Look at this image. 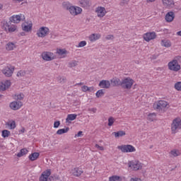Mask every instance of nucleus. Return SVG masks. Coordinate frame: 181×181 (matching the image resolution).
Returning a JSON list of instances; mask_svg holds the SVG:
<instances>
[{"label":"nucleus","instance_id":"f257e3e1","mask_svg":"<svg viewBox=\"0 0 181 181\" xmlns=\"http://www.w3.org/2000/svg\"><path fill=\"white\" fill-rule=\"evenodd\" d=\"M168 70L177 73L181 69L180 64L177 58H175L168 64Z\"/></svg>","mask_w":181,"mask_h":181},{"label":"nucleus","instance_id":"f03ea898","mask_svg":"<svg viewBox=\"0 0 181 181\" xmlns=\"http://www.w3.org/2000/svg\"><path fill=\"white\" fill-rule=\"evenodd\" d=\"M181 129V118H175L171 123V134H177Z\"/></svg>","mask_w":181,"mask_h":181},{"label":"nucleus","instance_id":"7ed1b4c3","mask_svg":"<svg viewBox=\"0 0 181 181\" xmlns=\"http://www.w3.org/2000/svg\"><path fill=\"white\" fill-rule=\"evenodd\" d=\"M134 86V81L130 77L124 78L121 81V86L124 90H131Z\"/></svg>","mask_w":181,"mask_h":181},{"label":"nucleus","instance_id":"20e7f679","mask_svg":"<svg viewBox=\"0 0 181 181\" xmlns=\"http://www.w3.org/2000/svg\"><path fill=\"white\" fill-rule=\"evenodd\" d=\"M52 175V170L47 169L42 172L41 174L39 181H53V177H50Z\"/></svg>","mask_w":181,"mask_h":181},{"label":"nucleus","instance_id":"39448f33","mask_svg":"<svg viewBox=\"0 0 181 181\" xmlns=\"http://www.w3.org/2000/svg\"><path fill=\"white\" fill-rule=\"evenodd\" d=\"M13 71H15V66L12 65H7L1 70L5 77H12Z\"/></svg>","mask_w":181,"mask_h":181},{"label":"nucleus","instance_id":"423d86ee","mask_svg":"<svg viewBox=\"0 0 181 181\" xmlns=\"http://www.w3.org/2000/svg\"><path fill=\"white\" fill-rule=\"evenodd\" d=\"M117 148L124 153L135 152V151H136L134 146L129 144L119 146Z\"/></svg>","mask_w":181,"mask_h":181},{"label":"nucleus","instance_id":"0eeeda50","mask_svg":"<svg viewBox=\"0 0 181 181\" xmlns=\"http://www.w3.org/2000/svg\"><path fill=\"white\" fill-rule=\"evenodd\" d=\"M41 57L45 62H52L56 59V55L52 52H44L42 53Z\"/></svg>","mask_w":181,"mask_h":181},{"label":"nucleus","instance_id":"6e6552de","mask_svg":"<svg viewBox=\"0 0 181 181\" xmlns=\"http://www.w3.org/2000/svg\"><path fill=\"white\" fill-rule=\"evenodd\" d=\"M49 33H50L49 28L40 27L37 31V36H38V37H46V36H47Z\"/></svg>","mask_w":181,"mask_h":181},{"label":"nucleus","instance_id":"1a4fd4ad","mask_svg":"<svg viewBox=\"0 0 181 181\" xmlns=\"http://www.w3.org/2000/svg\"><path fill=\"white\" fill-rule=\"evenodd\" d=\"M168 107V102L165 100H159L153 105L154 110H162V108H166Z\"/></svg>","mask_w":181,"mask_h":181},{"label":"nucleus","instance_id":"9d476101","mask_svg":"<svg viewBox=\"0 0 181 181\" xmlns=\"http://www.w3.org/2000/svg\"><path fill=\"white\" fill-rule=\"evenodd\" d=\"M68 11L72 15V16H77V15H80V13L83 12V9L81 8L74 6H71Z\"/></svg>","mask_w":181,"mask_h":181},{"label":"nucleus","instance_id":"9b49d317","mask_svg":"<svg viewBox=\"0 0 181 181\" xmlns=\"http://www.w3.org/2000/svg\"><path fill=\"white\" fill-rule=\"evenodd\" d=\"M9 21L13 23H19L21 21H25V15L20 14V15L13 16L10 17Z\"/></svg>","mask_w":181,"mask_h":181},{"label":"nucleus","instance_id":"f8f14e48","mask_svg":"<svg viewBox=\"0 0 181 181\" xmlns=\"http://www.w3.org/2000/svg\"><path fill=\"white\" fill-rule=\"evenodd\" d=\"M129 166L133 170H139V169H142V164L139 161H131L129 163Z\"/></svg>","mask_w":181,"mask_h":181},{"label":"nucleus","instance_id":"ddd939ff","mask_svg":"<svg viewBox=\"0 0 181 181\" xmlns=\"http://www.w3.org/2000/svg\"><path fill=\"white\" fill-rule=\"evenodd\" d=\"M144 39L146 42H151V40H153V39H156V33H146L144 35Z\"/></svg>","mask_w":181,"mask_h":181},{"label":"nucleus","instance_id":"4468645a","mask_svg":"<svg viewBox=\"0 0 181 181\" xmlns=\"http://www.w3.org/2000/svg\"><path fill=\"white\" fill-rule=\"evenodd\" d=\"M22 105H23V103L22 102L17 100L13 101L10 103V108L11 110H13L14 111H16V110H19Z\"/></svg>","mask_w":181,"mask_h":181},{"label":"nucleus","instance_id":"2eb2a0df","mask_svg":"<svg viewBox=\"0 0 181 181\" xmlns=\"http://www.w3.org/2000/svg\"><path fill=\"white\" fill-rule=\"evenodd\" d=\"M32 26H33L32 21L25 22L21 25V28L24 32H30L32 30Z\"/></svg>","mask_w":181,"mask_h":181},{"label":"nucleus","instance_id":"dca6fc26","mask_svg":"<svg viewBox=\"0 0 181 181\" xmlns=\"http://www.w3.org/2000/svg\"><path fill=\"white\" fill-rule=\"evenodd\" d=\"M11 83L9 80H6L3 82L0 83V91H6V90H8L9 88V86H11Z\"/></svg>","mask_w":181,"mask_h":181},{"label":"nucleus","instance_id":"f3484780","mask_svg":"<svg viewBox=\"0 0 181 181\" xmlns=\"http://www.w3.org/2000/svg\"><path fill=\"white\" fill-rule=\"evenodd\" d=\"M98 86L100 88H110L111 87V82L108 80H102L100 81Z\"/></svg>","mask_w":181,"mask_h":181},{"label":"nucleus","instance_id":"a211bd4d","mask_svg":"<svg viewBox=\"0 0 181 181\" xmlns=\"http://www.w3.org/2000/svg\"><path fill=\"white\" fill-rule=\"evenodd\" d=\"M95 12L98 13V18H103L107 13V11H105V8L104 7H98Z\"/></svg>","mask_w":181,"mask_h":181},{"label":"nucleus","instance_id":"6ab92c4d","mask_svg":"<svg viewBox=\"0 0 181 181\" xmlns=\"http://www.w3.org/2000/svg\"><path fill=\"white\" fill-rule=\"evenodd\" d=\"M80 6L82 8H90L91 6V1L90 0H79Z\"/></svg>","mask_w":181,"mask_h":181},{"label":"nucleus","instance_id":"aec40b11","mask_svg":"<svg viewBox=\"0 0 181 181\" xmlns=\"http://www.w3.org/2000/svg\"><path fill=\"white\" fill-rule=\"evenodd\" d=\"M71 173H72L74 176L78 177L81 176V174L83 173V170H81V169L78 168H75L71 170Z\"/></svg>","mask_w":181,"mask_h":181},{"label":"nucleus","instance_id":"412c9836","mask_svg":"<svg viewBox=\"0 0 181 181\" xmlns=\"http://www.w3.org/2000/svg\"><path fill=\"white\" fill-rule=\"evenodd\" d=\"M11 25V20L9 21L4 20L1 21V28L4 29L5 32H8V29H9V26Z\"/></svg>","mask_w":181,"mask_h":181},{"label":"nucleus","instance_id":"4be33fe9","mask_svg":"<svg viewBox=\"0 0 181 181\" xmlns=\"http://www.w3.org/2000/svg\"><path fill=\"white\" fill-rule=\"evenodd\" d=\"M175 19V13L173 11H170L165 15L166 22H173Z\"/></svg>","mask_w":181,"mask_h":181},{"label":"nucleus","instance_id":"5701e85b","mask_svg":"<svg viewBox=\"0 0 181 181\" xmlns=\"http://www.w3.org/2000/svg\"><path fill=\"white\" fill-rule=\"evenodd\" d=\"M164 6H167V8H173L175 6V1L173 0H162Z\"/></svg>","mask_w":181,"mask_h":181},{"label":"nucleus","instance_id":"b1692460","mask_svg":"<svg viewBox=\"0 0 181 181\" xmlns=\"http://www.w3.org/2000/svg\"><path fill=\"white\" fill-rule=\"evenodd\" d=\"M101 37V34L93 33L89 35L88 39L90 42H95Z\"/></svg>","mask_w":181,"mask_h":181},{"label":"nucleus","instance_id":"393cba45","mask_svg":"<svg viewBox=\"0 0 181 181\" xmlns=\"http://www.w3.org/2000/svg\"><path fill=\"white\" fill-rule=\"evenodd\" d=\"M110 83L113 87H118L119 86H121V80L118 78L111 79Z\"/></svg>","mask_w":181,"mask_h":181},{"label":"nucleus","instance_id":"a878e982","mask_svg":"<svg viewBox=\"0 0 181 181\" xmlns=\"http://www.w3.org/2000/svg\"><path fill=\"white\" fill-rule=\"evenodd\" d=\"M39 156H40V153H39L37 152H35V153H31L28 156V159L30 160H31L32 162H33L34 160H37V159L39 158Z\"/></svg>","mask_w":181,"mask_h":181},{"label":"nucleus","instance_id":"bb28decb","mask_svg":"<svg viewBox=\"0 0 181 181\" xmlns=\"http://www.w3.org/2000/svg\"><path fill=\"white\" fill-rule=\"evenodd\" d=\"M57 54H59V56H60L61 59H63V58L66 57V54H67V51L64 49H58L57 50Z\"/></svg>","mask_w":181,"mask_h":181},{"label":"nucleus","instance_id":"cd10ccee","mask_svg":"<svg viewBox=\"0 0 181 181\" xmlns=\"http://www.w3.org/2000/svg\"><path fill=\"white\" fill-rule=\"evenodd\" d=\"M16 48V45L13 42H8L6 45V50H8V52H11V50H13Z\"/></svg>","mask_w":181,"mask_h":181},{"label":"nucleus","instance_id":"c85d7f7f","mask_svg":"<svg viewBox=\"0 0 181 181\" xmlns=\"http://www.w3.org/2000/svg\"><path fill=\"white\" fill-rule=\"evenodd\" d=\"M76 118H77V115L76 114L68 115L66 119V122H71V121H74Z\"/></svg>","mask_w":181,"mask_h":181},{"label":"nucleus","instance_id":"c756f323","mask_svg":"<svg viewBox=\"0 0 181 181\" xmlns=\"http://www.w3.org/2000/svg\"><path fill=\"white\" fill-rule=\"evenodd\" d=\"M170 156L173 158H176V156H180V151L177 149H173L170 152Z\"/></svg>","mask_w":181,"mask_h":181},{"label":"nucleus","instance_id":"7c9ffc66","mask_svg":"<svg viewBox=\"0 0 181 181\" xmlns=\"http://www.w3.org/2000/svg\"><path fill=\"white\" fill-rule=\"evenodd\" d=\"M70 131V128L66 127V129H60L57 130V135H63V134H67Z\"/></svg>","mask_w":181,"mask_h":181},{"label":"nucleus","instance_id":"2f4dec72","mask_svg":"<svg viewBox=\"0 0 181 181\" xmlns=\"http://www.w3.org/2000/svg\"><path fill=\"white\" fill-rule=\"evenodd\" d=\"M148 121H150L151 122L155 121L156 119V113H150L148 115L147 117Z\"/></svg>","mask_w":181,"mask_h":181},{"label":"nucleus","instance_id":"473e14b6","mask_svg":"<svg viewBox=\"0 0 181 181\" xmlns=\"http://www.w3.org/2000/svg\"><path fill=\"white\" fill-rule=\"evenodd\" d=\"M161 46H163L164 47H170V46H172V44L170 43V41L168 40H163L161 41Z\"/></svg>","mask_w":181,"mask_h":181},{"label":"nucleus","instance_id":"72a5a7b5","mask_svg":"<svg viewBox=\"0 0 181 181\" xmlns=\"http://www.w3.org/2000/svg\"><path fill=\"white\" fill-rule=\"evenodd\" d=\"M17 29L18 27L16 25H10V26L7 29V32H8V33H12L13 32H16Z\"/></svg>","mask_w":181,"mask_h":181},{"label":"nucleus","instance_id":"f704fd0d","mask_svg":"<svg viewBox=\"0 0 181 181\" xmlns=\"http://www.w3.org/2000/svg\"><path fill=\"white\" fill-rule=\"evenodd\" d=\"M112 134L115 135V138H118L119 136H125L126 133L124 131H119L117 132H113Z\"/></svg>","mask_w":181,"mask_h":181},{"label":"nucleus","instance_id":"c9c22d12","mask_svg":"<svg viewBox=\"0 0 181 181\" xmlns=\"http://www.w3.org/2000/svg\"><path fill=\"white\" fill-rule=\"evenodd\" d=\"M109 181H122V177L118 175H113L109 177Z\"/></svg>","mask_w":181,"mask_h":181},{"label":"nucleus","instance_id":"e433bc0d","mask_svg":"<svg viewBox=\"0 0 181 181\" xmlns=\"http://www.w3.org/2000/svg\"><path fill=\"white\" fill-rule=\"evenodd\" d=\"M76 66H78V61L72 60L68 64V67H70L71 69L76 67Z\"/></svg>","mask_w":181,"mask_h":181},{"label":"nucleus","instance_id":"4c0bfd02","mask_svg":"<svg viewBox=\"0 0 181 181\" xmlns=\"http://www.w3.org/2000/svg\"><path fill=\"white\" fill-rule=\"evenodd\" d=\"M28 149L26 148H22L20 152L17 154L18 158H22L24 155H26L28 153Z\"/></svg>","mask_w":181,"mask_h":181},{"label":"nucleus","instance_id":"58836bf2","mask_svg":"<svg viewBox=\"0 0 181 181\" xmlns=\"http://www.w3.org/2000/svg\"><path fill=\"white\" fill-rule=\"evenodd\" d=\"M104 94H105L104 89H100L96 92L95 95L97 98H100V97H103Z\"/></svg>","mask_w":181,"mask_h":181},{"label":"nucleus","instance_id":"ea45409f","mask_svg":"<svg viewBox=\"0 0 181 181\" xmlns=\"http://www.w3.org/2000/svg\"><path fill=\"white\" fill-rule=\"evenodd\" d=\"M14 98L15 100H17V101H22V100L25 98V95H23V93H20L18 95H16Z\"/></svg>","mask_w":181,"mask_h":181},{"label":"nucleus","instance_id":"a19ab883","mask_svg":"<svg viewBox=\"0 0 181 181\" xmlns=\"http://www.w3.org/2000/svg\"><path fill=\"white\" fill-rule=\"evenodd\" d=\"M6 125L10 127V129H15V128H16V123L15 122V121L7 122Z\"/></svg>","mask_w":181,"mask_h":181},{"label":"nucleus","instance_id":"79ce46f5","mask_svg":"<svg viewBox=\"0 0 181 181\" xmlns=\"http://www.w3.org/2000/svg\"><path fill=\"white\" fill-rule=\"evenodd\" d=\"M26 76V71L25 70H20L17 73V77H25Z\"/></svg>","mask_w":181,"mask_h":181},{"label":"nucleus","instance_id":"37998d69","mask_svg":"<svg viewBox=\"0 0 181 181\" xmlns=\"http://www.w3.org/2000/svg\"><path fill=\"white\" fill-rule=\"evenodd\" d=\"M62 6H63L64 9H66V11H69L71 6L70 5V3H69V2H64L62 4Z\"/></svg>","mask_w":181,"mask_h":181},{"label":"nucleus","instance_id":"c03bdc74","mask_svg":"<svg viewBox=\"0 0 181 181\" xmlns=\"http://www.w3.org/2000/svg\"><path fill=\"white\" fill-rule=\"evenodd\" d=\"M9 135H11V132H9L8 130H3L2 131L3 138H8V136H9Z\"/></svg>","mask_w":181,"mask_h":181},{"label":"nucleus","instance_id":"a18cd8bd","mask_svg":"<svg viewBox=\"0 0 181 181\" xmlns=\"http://www.w3.org/2000/svg\"><path fill=\"white\" fill-rule=\"evenodd\" d=\"M175 90H177V91H181V82H177L175 86H174Z\"/></svg>","mask_w":181,"mask_h":181},{"label":"nucleus","instance_id":"49530a36","mask_svg":"<svg viewBox=\"0 0 181 181\" xmlns=\"http://www.w3.org/2000/svg\"><path fill=\"white\" fill-rule=\"evenodd\" d=\"M115 121V119H114V117H110L108 119V126L109 127H112L114 122Z\"/></svg>","mask_w":181,"mask_h":181},{"label":"nucleus","instance_id":"de8ad7c7","mask_svg":"<svg viewBox=\"0 0 181 181\" xmlns=\"http://www.w3.org/2000/svg\"><path fill=\"white\" fill-rule=\"evenodd\" d=\"M87 45V42L86 41H81L78 43V47H84V46H86Z\"/></svg>","mask_w":181,"mask_h":181},{"label":"nucleus","instance_id":"09e8293b","mask_svg":"<svg viewBox=\"0 0 181 181\" xmlns=\"http://www.w3.org/2000/svg\"><path fill=\"white\" fill-rule=\"evenodd\" d=\"M105 39H106V40H113V39H114V35H107L105 37Z\"/></svg>","mask_w":181,"mask_h":181},{"label":"nucleus","instance_id":"8fccbe9b","mask_svg":"<svg viewBox=\"0 0 181 181\" xmlns=\"http://www.w3.org/2000/svg\"><path fill=\"white\" fill-rule=\"evenodd\" d=\"M81 90L83 92V93H86V91H88V86H83L81 87Z\"/></svg>","mask_w":181,"mask_h":181},{"label":"nucleus","instance_id":"3c124183","mask_svg":"<svg viewBox=\"0 0 181 181\" xmlns=\"http://www.w3.org/2000/svg\"><path fill=\"white\" fill-rule=\"evenodd\" d=\"M60 127V121H56L54 123V128H59Z\"/></svg>","mask_w":181,"mask_h":181},{"label":"nucleus","instance_id":"603ef678","mask_svg":"<svg viewBox=\"0 0 181 181\" xmlns=\"http://www.w3.org/2000/svg\"><path fill=\"white\" fill-rule=\"evenodd\" d=\"M95 147L97 148V149H98L99 151H104V147H103L98 144H95Z\"/></svg>","mask_w":181,"mask_h":181},{"label":"nucleus","instance_id":"864d4df0","mask_svg":"<svg viewBox=\"0 0 181 181\" xmlns=\"http://www.w3.org/2000/svg\"><path fill=\"white\" fill-rule=\"evenodd\" d=\"M66 80L67 79L66 78V77L60 78H59V83H66Z\"/></svg>","mask_w":181,"mask_h":181},{"label":"nucleus","instance_id":"5fc2aeb1","mask_svg":"<svg viewBox=\"0 0 181 181\" xmlns=\"http://www.w3.org/2000/svg\"><path fill=\"white\" fill-rule=\"evenodd\" d=\"M81 135H83V132L80 131L78 132L77 134H76V136L78 137V136H81Z\"/></svg>","mask_w":181,"mask_h":181},{"label":"nucleus","instance_id":"6e6d98bb","mask_svg":"<svg viewBox=\"0 0 181 181\" xmlns=\"http://www.w3.org/2000/svg\"><path fill=\"white\" fill-rule=\"evenodd\" d=\"M130 181H141V179H139V178H131Z\"/></svg>","mask_w":181,"mask_h":181},{"label":"nucleus","instance_id":"4d7b16f0","mask_svg":"<svg viewBox=\"0 0 181 181\" xmlns=\"http://www.w3.org/2000/svg\"><path fill=\"white\" fill-rule=\"evenodd\" d=\"M88 91H90V92L94 91V88L93 86L88 87Z\"/></svg>","mask_w":181,"mask_h":181},{"label":"nucleus","instance_id":"13d9d810","mask_svg":"<svg viewBox=\"0 0 181 181\" xmlns=\"http://www.w3.org/2000/svg\"><path fill=\"white\" fill-rule=\"evenodd\" d=\"M147 4H150V2H155L156 0H146Z\"/></svg>","mask_w":181,"mask_h":181},{"label":"nucleus","instance_id":"bf43d9fd","mask_svg":"<svg viewBox=\"0 0 181 181\" xmlns=\"http://www.w3.org/2000/svg\"><path fill=\"white\" fill-rule=\"evenodd\" d=\"M177 35H178V36H181V31L177 32Z\"/></svg>","mask_w":181,"mask_h":181},{"label":"nucleus","instance_id":"052dcab7","mask_svg":"<svg viewBox=\"0 0 181 181\" xmlns=\"http://www.w3.org/2000/svg\"><path fill=\"white\" fill-rule=\"evenodd\" d=\"M13 1H16L17 2H22L23 0H13Z\"/></svg>","mask_w":181,"mask_h":181},{"label":"nucleus","instance_id":"680f3d73","mask_svg":"<svg viewBox=\"0 0 181 181\" xmlns=\"http://www.w3.org/2000/svg\"><path fill=\"white\" fill-rule=\"evenodd\" d=\"M77 86H83V83H77Z\"/></svg>","mask_w":181,"mask_h":181},{"label":"nucleus","instance_id":"e2e57ef3","mask_svg":"<svg viewBox=\"0 0 181 181\" xmlns=\"http://www.w3.org/2000/svg\"><path fill=\"white\" fill-rule=\"evenodd\" d=\"M96 110V109H91V111H93V112H95Z\"/></svg>","mask_w":181,"mask_h":181},{"label":"nucleus","instance_id":"0e129e2a","mask_svg":"<svg viewBox=\"0 0 181 181\" xmlns=\"http://www.w3.org/2000/svg\"><path fill=\"white\" fill-rule=\"evenodd\" d=\"M21 36H25V33H21Z\"/></svg>","mask_w":181,"mask_h":181},{"label":"nucleus","instance_id":"69168bd1","mask_svg":"<svg viewBox=\"0 0 181 181\" xmlns=\"http://www.w3.org/2000/svg\"><path fill=\"white\" fill-rule=\"evenodd\" d=\"M0 9H2V5L0 4Z\"/></svg>","mask_w":181,"mask_h":181},{"label":"nucleus","instance_id":"338daca9","mask_svg":"<svg viewBox=\"0 0 181 181\" xmlns=\"http://www.w3.org/2000/svg\"><path fill=\"white\" fill-rule=\"evenodd\" d=\"M21 132H25V130H24V129H23V130H21Z\"/></svg>","mask_w":181,"mask_h":181},{"label":"nucleus","instance_id":"774afa93","mask_svg":"<svg viewBox=\"0 0 181 181\" xmlns=\"http://www.w3.org/2000/svg\"><path fill=\"white\" fill-rule=\"evenodd\" d=\"M3 95H0V98L2 97Z\"/></svg>","mask_w":181,"mask_h":181}]
</instances>
